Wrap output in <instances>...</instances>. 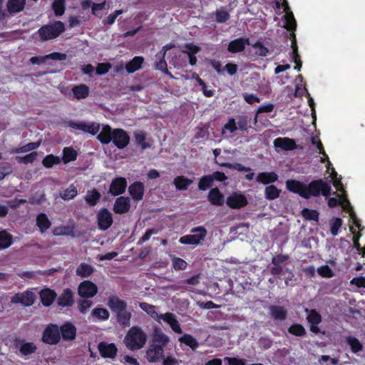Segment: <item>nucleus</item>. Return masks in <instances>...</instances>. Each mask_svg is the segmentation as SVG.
<instances>
[{"label":"nucleus","mask_w":365,"mask_h":365,"mask_svg":"<svg viewBox=\"0 0 365 365\" xmlns=\"http://www.w3.org/2000/svg\"><path fill=\"white\" fill-rule=\"evenodd\" d=\"M169 342V336L160 328L155 327L151 336V343L145 352L148 361L155 363L164 359V349Z\"/></svg>","instance_id":"obj_1"},{"label":"nucleus","mask_w":365,"mask_h":365,"mask_svg":"<svg viewBox=\"0 0 365 365\" xmlns=\"http://www.w3.org/2000/svg\"><path fill=\"white\" fill-rule=\"evenodd\" d=\"M148 340L147 334L141 327L133 326L128 331L123 342L131 351L139 350L144 347Z\"/></svg>","instance_id":"obj_2"},{"label":"nucleus","mask_w":365,"mask_h":365,"mask_svg":"<svg viewBox=\"0 0 365 365\" xmlns=\"http://www.w3.org/2000/svg\"><path fill=\"white\" fill-rule=\"evenodd\" d=\"M331 187L329 182L322 179L314 180L307 185L305 184L304 199L319 195L328 197L331 194Z\"/></svg>","instance_id":"obj_3"},{"label":"nucleus","mask_w":365,"mask_h":365,"mask_svg":"<svg viewBox=\"0 0 365 365\" xmlns=\"http://www.w3.org/2000/svg\"><path fill=\"white\" fill-rule=\"evenodd\" d=\"M65 31L64 24L61 21H54L43 25L37 31V34L42 41L54 39Z\"/></svg>","instance_id":"obj_4"},{"label":"nucleus","mask_w":365,"mask_h":365,"mask_svg":"<svg viewBox=\"0 0 365 365\" xmlns=\"http://www.w3.org/2000/svg\"><path fill=\"white\" fill-rule=\"evenodd\" d=\"M191 235H186L180 238L179 242L182 245H197L205 240L207 231L203 226H198L191 229Z\"/></svg>","instance_id":"obj_5"},{"label":"nucleus","mask_w":365,"mask_h":365,"mask_svg":"<svg viewBox=\"0 0 365 365\" xmlns=\"http://www.w3.org/2000/svg\"><path fill=\"white\" fill-rule=\"evenodd\" d=\"M61 334L57 324H50L44 329L42 335V341L49 345H55L59 343Z\"/></svg>","instance_id":"obj_6"},{"label":"nucleus","mask_w":365,"mask_h":365,"mask_svg":"<svg viewBox=\"0 0 365 365\" xmlns=\"http://www.w3.org/2000/svg\"><path fill=\"white\" fill-rule=\"evenodd\" d=\"M68 125L76 130H81L85 133L96 135L101 129V124L96 122L86 123L85 121H69Z\"/></svg>","instance_id":"obj_7"},{"label":"nucleus","mask_w":365,"mask_h":365,"mask_svg":"<svg viewBox=\"0 0 365 365\" xmlns=\"http://www.w3.org/2000/svg\"><path fill=\"white\" fill-rule=\"evenodd\" d=\"M112 138L111 142L120 150L126 148L130 143L129 135L122 128H114Z\"/></svg>","instance_id":"obj_8"},{"label":"nucleus","mask_w":365,"mask_h":365,"mask_svg":"<svg viewBox=\"0 0 365 365\" xmlns=\"http://www.w3.org/2000/svg\"><path fill=\"white\" fill-rule=\"evenodd\" d=\"M97 292V285L90 280L83 281L78 287V294L83 299L92 298Z\"/></svg>","instance_id":"obj_9"},{"label":"nucleus","mask_w":365,"mask_h":365,"mask_svg":"<svg viewBox=\"0 0 365 365\" xmlns=\"http://www.w3.org/2000/svg\"><path fill=\"white\" fill-rule=\"evenodd\" d=\"M98 227L100 230L105 231L110 227L113 222V216L107 208H102L97 215Z\"/></svg>","instance_id":"obj_10"},{"label":"nucleus","mask_w":365,"mask_h":365,"mask_svg":"<svg viewBox=\"0 0 365 365\" xmlns=\"http://www.w3.org/2000/svg\"><path fill=\"white\" fill-rule=\"evenodd\" d=\"M226 204L231 209L238 210L247 206L248 201L245 195L234 192L227 197Z\"/></svg>","instance_id":"obj_11"},{"label":"nucleus","mask_w":365,"mask_h":365,"mask_svg":"<svg viewBox=\"0 0 365 365\" xmlns=\"http://www.w3.org/2000/svg\"><path fill=\"white\" fill-rule=\"evenodd\" d=\"M36 299L35 294L26 290L21 293H17L12 297L11 302L14 304H21L25 307H30L34 304Z\"/></svg>","instance_id":"obj_12"},{"label":"nucleus","mask_w":365,"mask_h":365,"mask_svg":"<svg viewBox=\"0 0 365 365\" xmlns=\"http://www.w3.org/2000/svg\"><path fill=\"white\" fill-rule=\"evenodd\" d=\"M98 349L100 355L103 358L115 359L117 353L118 348L114 343H108L106 341H101L98 344Z\"/></svg>","instance_id":"obj_13"},{"label":"nucleus","mask_w":365,"mask_h":365,"mask_svg":"<svg viewBox=\"0 0 365 365\" xmlns=\"http://www.w3.org/2000/svg\"><path fill=\"white\" fill-rule=\"evenodd\" d=\"M127 187V181L125 178H115L109 187V192L113 196H118L125 192Z\"/></svg>","instance_id":"obj_14"},{"label":"nucleus","mask_w":365,"mask_h":365,"mask_svg":"<svg viewBox=\"0 0 365 365\" xmlns=\"http://www.w3.org/2000/svg\"><path fill=\"white\" fill-rule=\"evenodd\" d=\"M130 208V200L128 197L120 196L116 198L113 210L115 214L127 213Z\"/></svg>","instance_id":"obj_15"},{"label":"nucleus","mask_w":365,"mask_h":365,"mask_svg":"<svg viewBox=\"0 0 365 365\" xmlns=\"http://www.w3.org/2000/svg\"><path fill=\"white\" fill-rule=\"evenodd\" d=\"M250 39L248 38H238L231 41L227 46V51L232 53H237L245 51L247 45H250Z\"/></svg>","instance_id":"obj_16"},{"label":"nucleus","mask_w":365,"mask_h":365,"mask_svg":"<svg viewBox=\"0 0 365 365\" xmlns=\"http://www.w3.org/2000/svg\"><path fill=\"white\" fill-rule=\"evenodd\" d=\"M61 338L63 341H71L76 338V328L71 322H66L61 325L59 328Z\"/></svg>","instance_id":"obj_17"},{"label":"nucleus","mask_w":365,"mask_h":365,"mask_svg":"<svg viewBox=\"0 0 365 365\" xmlns=\"http://www.w3.org/2000/svg\"><path fill=\"white\" fill-rule=\"evenodd\" d=\"M144 191V184L140 181L134 182L128 187V192L135 201H140L143 200Z\"/></svg>","instance_id":"obj_18"},{"label":"nucleus","mask_w":365,"mask_h":365,"mask_svg":"<svg viewBox=\"0 0 365 365\" xmlns=\"http://www.w3.org/2000/svg\"><path fill=\"white\" fill-rule=\"evenodd\" d=\"M274 145L286 151H291L297 148L295 140L289 138H277L274 140Z\"/></svg>","instance_id":"obj_19"},{"label":"nucleus","mask_w":365,"mask_h":365,"mask_svg":"<svg viewBox=\"0 0 365 365\" xmlns=\"http://www.w3.org/2000/svg\"><path fill=\"white\" fill-rule=\"evenodd\" d=\"M39 297L44 307H49L56 299L57 294L54 290L44 288L39 292Z\"/></svg>","instance_id":"obj_20"},{"label":"nucleus","mask_w":365,"mask_h":365,"mask_svg":"<svg viewBox=\"0 0 365 365\" xmlns=\"http://www.w3.org/2000/svg\"><path fill=\"white\" fill-rule=\"evenodd\" d=\"M73 302V293L69 288L63 289V292L57 299L58 305L62 307H71Z\"/></svg>","instance_id":"obj_21"},{"label":"nucleus","mask_w":365,"mask_h":365,"mask_svg":"<svg viewBox=\"0 0 365 365\" xmlns=\"http://www.w3.org/2000/svg\"><path fill=\"white\" fill-rule=\"evenodd\" d=\"M287 189L294 193L298 194L304 198L305 183L296 180H287L286 182Z\"/></svg>","instance_id":"obj_22"},{"label":"nucleus","mask_w":365,"mask_h":365,"mask_svg":"<svg viewBox=\"0 0 365 365\" xmlns=\"http://www.w3.org/2000/svg\"><path fill=\"white\" fill-rule=\"evenodd\" d=\"M113 133V129L110 125L106 124L103 125L101 132L97 135V139L103 145H108L111 143Z\"/></svg>","instance_id":"obj_23"},{"label":"nucleus","mask_w":365,"mask_h":365,"mask_svg":"<svg viewBox=\"0 0 365 365\" xmlns=\"http://www.w3.org/2000/svg\"><path fill=\"white\" fill-rule=\"evenodd\" d=\"M209 202L215 206H222L224 204V195L217 187L212 188L207 195Z\"/></svg>","instance_id":"obj_24"},{"label":"nucleus","mask_w":365,"mask_h":365,"mask_svg":"<svg viewBox=\"0 0 365 365\" xmlns=\"http://www.w3.org/2000/svg\"><path fill=\"white\" fill-rule=\"evenodd\" d=\"M278 178V175L274 172H262L257 175L256 180L263 185H269L276 182Z\"/></svg>","instance_id":"obj_25"},{"label":"nucleus","mask_w":365,"mask_h":365,"mask_svg":"<svg viewBox=\"0 0 365 365\" xmlns=\"http://www.w3.org/2000/svg\"><path fill=\"white\" fill-rule=\"evenodd\" d=\"M143 62L144 58L143 56H135L125 64V70L128 73H133L141 68Z\"/></svg>","instance_id":"obj_26"},{"label":"nucleus","mask_w":365,"mask_h":365,"mask_svg":"<svg viewBox=\"0 0 365 365\" xmlns=\"http://www.w3.org/2000/svg\"><path fill=\"white\" fill-rule=\"evenodd\" d=\"M26 0H8L7 10L10 14L19 13L24 9Z\"/></svg>","instance_id":"obj_27"},{"label":"nucleus","mask_w":365,"mask_h":365,"mask_svg":"<svg viewBox=\"0 0 365 365\" xmlns=\"http://www.w3.org/2000/svg\"><path fill=\"white\" fill-rule=\"evenodd\" d=\"M269 312L274 320L284 321L287 318V309L282 306L272 305L269 307Z\"/></svg>","instance_id":"obj_28"},{"label":"nucleus","mask_w":365,"mask_h":365,"mask_svg":"<svg viewBox=\"0 0 365 365\" xmlns=\"http://www.w3.org/2000/svg\"><path fill=\"white\" fill-rule=\"evenodd\" d=\"M101 197V193L95 188L88 190L84 200L89 207L96 206Z\"/></svg>","instance_id":"obj_29"},{"label":"nucleus","mask_w":365,"mask_h":365,"mask_svg":"<svg viewBox=\"0 0 365 365\" xmlns=\"http://www.w3.org/2000/svg\"><path fill=\"white\" fill-rule=\"evenodd\" d=\"M193 180L184 175L177 176L173 180V185L178 190H187Z\"/></svg>","instance_id":"obj_30"},{"label":"nucleus","mask_w":365,"mask_h":365,"mask_svg":"<svg viewBox=\"0 0 365 365\" xmlns=\"http://www.w3.org/2000/svg\"><path fill=\"white\" fill-rule=\"evenodd\" d=\"M74 225L58 226L53 230V235L54 236H71L75 237Z\"/></svg>","instance_id":"obj_31"},{"label":"nucleus","mask_w":365,"mask_h":365,"mask_svg":"<svg viewBox=\"0 0 365 365\" xmlns=\"http://www.w3.org/2000/svg\"><path fill=\"white\" fill-rule=\"evenodd\" d=\"M36 225L41 233L45 232L51 225V222L45 213H40L36 216Z\"/></svg>","instance_id":"obj_32"},{"label":"nucleus","mask_w":365,"mask_h":365,"mask_svg":"<svg viewBox=\"0 0 365 365\" xmlns=\"http://www.w3.org/2000/svg\"><path fill=\"white\" fill-rule=\"evenodd\" d=\"M72 92L76 99H83L89 95V88L86 84H80L73 86Z\"/></svg>","instance_id":"obj_33"},{"label":"nucleus","mask_w":365,"mask_h":365,"mask_svg":"<svg viewBox=\"0 0 365 365\" xmlns=\"http://www.w3.org/2000/svg\"><path fill=\"white\" fill-rule=\"evenodd\" d=\"M179 341L182 344L191 348L193 351L196 350L199 347V343L197 339L189 334H184L182 336L178 339Z\"/></svg>","instance_id":"obj_34"},{"label":"nucleus","mask_w":365,"mask_h":365,"mask_svg":"<svg viewBox=\"0 0 365 365\" xmlns=\"http://www.w3.org/2000/svg\"><path fill=\"white\" fill-rule=\"evenodd\" d=\"M135 142L137 145H140L142 150H145L151 147V143L145 141L146 133L144 131H138L134 133Z\"/></svg>","instance_id":"obj_35"},{"label":"nucleus","mask_w":365,"mask_h":365,"mask_svg":"<svg viewBox=\"0 0 365 365\" xmlns=\"http://www.w3.org/2000/svg\"><path fill=\"white\" fill-rule=\"evenodd\" d=\"M93 267L87 263L82 262L76 268V275L81 277H88L93 273Z\"/></svg>","instance_id":"obj_36"},{"label":"nucleus","mask_w":365,"mask_h":365,"mask_svg":"<svg viewBox=\"0 0 365 365\" xmlns=\"http://www.w3.org/2000/svg\"><path fill=\"white\" fill-rule=\"evenodd\" d=\"M77 151L72 147H65L63 150V157L61 161L65 164L68 163L71 161H75L77 158Z\"/></svg>","instance_id":"obj_37"},{"label":"nucleus","mask_w":365,"mask_h":365,"mask_svg":"<svg viewBox=\"0 0 365 365\" xmlns=\"http://www.w3.org/2000/svg\"><path fill=\"white\" fill-rule=\"evenodd\" d=\"M131 317V313L127 311L126 309L115 316L118 323L123 327H128L130 325Z\"/></svg>","instance_id":"obj_38"},{"label":"nucleus","mask_w":365,"mask_h":365,"mask_svg":"<svg viewBox=\"0 0 365 365\" xmlns=\"http://www.w3.org/2000/svg\"><path fill=\"white\" fill-rule=\"evenodd\" d=\"M281 190L274 185H269L264 189V197L267 200H274L280 195Z\"/></svg>","instance_id":"obj_39"},{"label":"nucleus","mask_w":365,"mask_h":365,"mask_svg":"<svg viewBox=\"0 0 365 365\" xmlns=\"http://www.w3.org/2000/svg\"><path fill=\"white\" fill-rule=\"evenodd\" d=\"M284 27L291 33H294L297 29V21L294 19V14L292 11L284 15Z\"/></svg>","instance_id":"obj_40"},{"label":"nucleus","mask_w":365,"mask_h":365,"mask_svg":"<svg viewBox=\"0 0 365 365\" xmlns=\"http://www.w3.org/2000/svg\"><path fill=\"white\" fill-rule=\"evenodd\" d=\"M13 242V237L6 230L0 231V250L8 248Z\"/></svg>","instance_id":"obj_41"},{"label":"nucleus","mask_w":365,"mask_h":365,"mask_svg":"<svg viewBox=\"0 0 365 365\" xmlns=\"http://www.w3.org/2000/svg\"><path fill=\"white\" fill-rule=\"evenodd\" d=\"M107 305L110 309H114L115 308L127 307V303L123 299H120L118 297L113 295L108 298Z\"/></svg>","instance_id":"obj_42"},{"label":"nucleus","mask_w":365,"mask_h":365,"mask_svg":"<svg viewBox=\"0 0 365 365\" xmlns=\"http://www.w3.org/2000/svg\"><path fill=\"white\" fill-rule=\"evenodd\" d=\"M328 206L331 208L335 207L338 205H342L345 204V207H344L346 210V207H351L350 202L349 200L347 199L346 195H343L340 199H337L336 197H330L328 200Z\"/></svg>","instance_id":"obj_43"},{"label":"nucleus","mask_w":365,"mask_h":365,"mask_svg":"<svg viewBox=\"0 0 365 365\" xmlns=\"http://www.w3.org/2000/svg\"><path fill=\"white\" fill-rule=\"evenodd\" d=\"M61 162L59 156L53 154L47 155L42 160L43 165L46 168H51L55 165H58Z\"/></svg>","instance_id":"obj_44"},{"label":"nucleus","mask_w":365,"mask_h":365,"mask_svg":"<svg viewBox=\"0 0 365 365\" xmlns=\"http://www.w3.org/2000/svg\"><path fill=\"white\" fill-rule=\"evenodd\" d=\"M21 343V346L19 347V351L21 354L24 356H28L36 351V346L33 342H24V341H20Z\"/></svg>","instance_id":"obj_45"},{"label":"nucleus","mask_w":365,"mask_h":365,"mask_svg":"<svg viewBox=\"0 0 365 365\" xmlns=\"http://www.w3.org/2000/svg\"><path fill=\"white\" fill-rule=\"evenodd\" d=\"M139 307L142 310L145 312L152 318H153L155 319H158L160 318V314H158V313L155 310V309H156L155 306H154L153 304H150L147 302H140L139 304Z\"/></svg>","instance_id":"obj_46"},{"label":"nucleus","mask_w":365,"mask_h":365,"mask_svg":"<svg viewBox=\"0 0 365 365\" xmlns=\"http://www.w3.org/2000/svg\"><path fill=\"white\" fill-rule=\"evenodd\" d=\"M213 185V178L210 175H205L200 178L198 182V188L200 190H207Z\"/></svg>","instance_id":"obj_47"},{"label":"nucleus","mask_w":365,"mask_h":365,"mask_svg":"<svg viewBox=\"0 0 365 365\" xmlns=\"http://www.w3.org/2000/svg\"><path fill=\"white\" fill-rule=\"evenodd\" d=\"M52 9L56 16H62L66 10L65 0H54L52 3Z\"/></svg>","instance_id":"obj_48"},{"label":"nucleus","mask_w":365,"mask_h":365,"mask_svg":"<svg viewBox=\"0 0 365 365\" xmlns=\"http://www.w3.org/2000/svg\"><path fill=\"white\" fill-rule=\"evenodd\" d=\"M288 332L296 336H303L307 334L305 328L300 324H293L288 328Z\"/></svg>","instance_id":"obj_49"},{"label":"nucleus","mask_w":365,"mask_h":365,"mask_svg":"<svg viewBox=\"0 0 365 365\" xmlns=\"http://www.w3.org/2000/svg\"><path fill=\"white\" fill-rule=\"evenodd\" d=\"M41 145V141L29 143L21 147L16 148L14 150L15 153H27L37 149Z\"/></svg>","instance_id":"obj_50"},{"label":"nucleus","mask_w":365,"mask_h":365,"mask_svg":"<svg viewBox=\"0 0 365 365\" xmlns=\"http://www.w3.org/2000/svg\"><path fill=\"white\" fill-rule=\"evenodd\" d=\"M346 342L350 346L351 350L354 353H357L363 349L362 344L354 336L347 337Z\"/></svg>","instance_id":"obj_51"},{"label":"nucleus","mask_w":365,"mask_h":365,"mask_svg":"<svg viewBox=\"0 0 365 365\" xmlns=\"http://www.w3.org/2000/svg\"><path fill=\"white\" fill-rule=\"evenodd\" d=\"M302 217L307 220L319 221V213L316 210H311L309 208H304L302 210Z\"/></svg>","instance_id":"obj_52"},{"label":"nucleus","mask_w":365,"mask_h":365,"mask_svg":"<svg viewBox=\"0 0 365 365\" xmlns=\"http://www.w3.org/2000/svg\"><path fill=\"white\" fill-rule=\"evenodd\" d=\"M215 20L219 24H223L227 21L230 19V14L225 9L221 8L220 9H217L215 12Z\"/></svg>","instance_id":"obj_53"},{"label":"nucleus","mask_w":365,"mask_h":365,"mask_svg":"<svg viewBox=\"0 0 365 365\" xmlns=\"http://www.w3.org/2000/svg\"><path fill=\"white\" fill-rule=\"evenodd\" d=\"M78 194L76 187L71 185L68 188L63 190L60 193V196L64 200H68L74 198Z\"/></svg>","instance_id":"obj_54"},{"label":"nucleus","mask_w":365,"mask_h":365,"mask_svg":"<svg viewBox=\"0 0 365 365\" xmlns=\"http://www.w3.org/2000/svg\"><path fill=\"white\" fill-rule=\"evenodd\" d=\"M342 220L340 217H333L330 220V232L333 236H336L339 234V230L342 226Z\"/></svg>","instance_id":"obj_55"},{"label":"nucleus","mask_w":365,"mask_h":365,"mask_svg":"<svg viewBox=\"0 0 365 365\" xmlns=\"http://www.w3.org/2000/svg\"><path fill=\"white\" fill-rule=\"evenodd\" d=\"M307 319L310 324H319L322 320L321 314L316 309L309 311Z\"/></svg>","instance_id":"obj_56"},{"label":"nucleus","mask_w":365,"mask_h":365,"mask_svg":"<svg viewBox=\"0 0 365 365\" xmlns=\"http://www.w3.org/2000/svg\"><path fill=\"white\" fill-rule=\"evenodd\" d=\"M171 260L173 268L176 271L185 270L187 267V263L180 257L174 256Z\"/></svg>","instance_id":"obj_57"},{"label":"nucleus","mask_w":365,"mask_h":365,"mask_svg":"<svg viewBox=\"0 0 365 365\" xmlns=\"http://www.w3.org/2000/svg\"><path fill=\"white\" fill-rule=\"evenodd\" d=\"M38 154L36 152L33 151L29 154H26L24 156H16V160L19 163L29 164L32 163L36 159Z\"/></svg>","instance_id":"obj_58"},{"label":"nucleus","mask_w":365,"mask_h":365,"mask_svg":"<svg viewBox=\"0 0 365 365\" xmlns=\"http://www.w3.org/2000/svg\"><path fill=\"white\" fill-rule=\"evenodd\" d=\"M311 142H312V145H316V147L317 148V149L319 150V153L322 154L327 160V162H328L327 168L329 169V167L331 165V162L329 160L328 155L325 153L324 146H323L322 142L320 141V140L317 139V137H312Z\"/></svg>","instance_id":"obj_59"},{"label":"nucleus","mask_w":365,"mask_h":365,"mask_svg":"<svg viewBox=\"0 0 365 365\" xmlns=\"http://www.w3.org/2000/svg\"><path fill=\"white\" fill-rule=\"evenodd\" d=\"M159 61L155 62V68L162 71L165 75L168 76L170 78H174L173 75L168 71V64L165 59L159 58Z\"/></svg>","instance_id":"obj_60"},{"label":"nucleus","mask_w":365,"mask_h":365,"mask_svg":"<svg viewBox=\"0 0 365 365\" xmlns=\"http://www.w3.org/2000/svg\"><path fill=\"white\" fill-rule=\"evenodd\" d=\"M91 314L101 320H107L110 317L109 312L106 309L99 307L95 308Z\"/></svg>","instance_id":"obj_61"},{"label":"nucleus","mask_w":365,"mask_h":365,"mask_svg":"<svg viewBox=\"0 0 365 365\" xmlns=\"http://www.w3.org/2000/svg\"><path fill=\"white\" fill-rule=\"evenodd\" d=\"M184 48L185 49L182 50V52L187 54V56L195 55L201 50V48L200 46L195 45L192 43L185 44Z\"/></svg>","instance_id":"obj_62"},{"label":"nucleus","mask_w":365,"mask_h":365,"mask_svg":"<svg viewBox=\"0 0 365 365\" xmlns=\"http://www.w3.org/2000/svg\"><path fill=\"white\" fill-rule=\"evenodd\" d=\"M123 14V10H115L113 13L109 14L105 19L103 20V24L112 25L115 23L117 17Z\"/></svg>","instance_id":"obj_63"},{"label":"nucleus","mask_w":365,"mask_h":365,"mask_svg":"<svg viewBox=\"0 0 365 365\" xmlns=\"http://www.w3.org/2000/svg\"><path fill=\"white\" fill-rule=\"evenodd\" d=\"M285 273H287V275L284 277V283L286 286H294L297 280L294 274L288 268L285 269Z\"/></svg>","instance_id":"obj_64"}]
</instances>
